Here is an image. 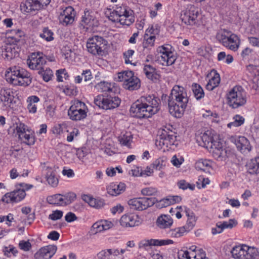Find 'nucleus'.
<instances>
[{
    "label": "nucleus",
    "mask_w": 259,
    "mask_h": 259,
    "mask_svg": "<svg viewBox=\"0 0 259 259\" xmlns=\"http://www.w3.org/2000/svg\"><path fill=\"white\" fill-rule=\"evenodd\" d=\"M133 135L131 132H122L118 137V141L121 146L130 148L133 142Z\"/></svg>",
    "instance_id": "nucleus-39"
},
{
    "label": "nucleus",
    "mask_w": 259,
    "mask_h": 259,
    "mask_svg": "<svg viewBox=\"0 0 259 259\" xmlns=\"http://www.w3.org/2000/svg\"><path fill=\"white\" fill-rule=\"evenodd\" d=\"M162 4L160 3H156L153 7L149 8V13L150 17L152 19L155 18L157 16L158 11L162 9Z\"/></svg>",
    "instance_id": "nucleus-56"
},
{
    "label": "nucleus",
    "mask_w": 259,
    "mask_h": 259,
    "mask_svg": "<svg viewBox=\"0 0 259 259\" xmlns=\"http://www.w3.org/2000/svg\"><path fill=\"white\" fill-rule=\"evenodd\" d=\"M212 161L207 159H200L196 162L195 167L196 169L209 172L211 169Z\"/></svg>",
    "instance_id": "nucleus-40"
},
{
    "label": "nucleus",
    "mask_w": 259,
    "mask_h": 259,
    "mask_svg": "<svg viewBox=\"0 0 259 259\" xmlns=\"http://www.w3.org/2000/svg\"><path fill=\"white\" fill-rule=\"evenodd\" d=\"M94 103L100 108L108 110L117 107L120 105V100L117 97L98 95L95 98Z\"/></svg>",
    "instance_id": "nucleus-14"
},
{
    "label": "nucleus",
    "mask_w": 259,
    "mask_h": 259,
    "mask_svg": "<svg viewBox=\"0 0 259 259\" xmlns=\"http://www.w3.org/2000/svg\"><path fill=\"white\" fill-rule=\"evenodd\" d=\"M26 193L23 189L17 188L13 191L6 193L2 198V201L7 203H17L23 200Z\"/></svg>",
    "instance_id": "nucleus-22"
},
{
    "label": "nucleus",
    "mask_w": 259,
    "mask_h": 259,
    "mask_svg": "<svg viewBox=\"0 0 259 259\" xmlns=\"http://www.w3.org/2000/svg\"><path fill=\"white\" fill-rule=\"evenodd\" d=\"M179 259H207L205 252L194 245L186 247L178 252Z\"/></svg>",
    "instance_id": "nucleus-11"
},
{
    "label": "nucleus",
    "mask_w": 259,
    "mask_h": 259,
    "mask_svg": "<svg viewBox=\"0 0 259 259\" xmlns=\"http://www.w3.org/2000/svg\"><path fill=\"white\" fill-rule=\"evenodd\" d=\"M216 37L223 46L231 51H237L240 47V37L230 31L221 30L217 33Z\"/></svg>",
    "instance_id": "nucleus-7"
},
{
    "label": "nucleus",
    "mask_w": 259,
    "mask_h": 259,
    "mask_svg": "<svg viewBox=\"0 0 259 259\" xmlns=\"http://www.w3.org/2000/svg\"><path fill=\"white\" fill-rule=\"evenodd\" d=\"M192 90L194 97L197 100H200L204 96V92L202 88L198 84L193 83Z\"/></svg>",
    "instance_id": "nucleus-50"
},
{
    "label": "nucleus",
    "mask_w": 259,
    "mask_h": 259,
    "mask_svg": "<svg viewBox=\"0 0 259 259\" xmlns=\"http://www.w3.org/2000/svg\"><path fill=\"white\" fill-rule=\"evenodd\" d=\"M40 74L42 76L43 79L46 82L50 80L53 76V72L50 68H46L45 70L41 71Z\"/></svg>",
    "instance_id": "nucleus-63"
},
{
    "label": "nucleus",
    "mask_w": 259,
    "mask_h": 259,
    "mask_svg": "<svg viewBox=\"0 0 259 259\" xmlns=\"http://www.w3.org/2000/svg\"><path fill=\"white\" fill-rule=\"evenodd\" d=\"M119 223L123 227L128 228L139 226L141 222L138 215L130 213L123 215L120 219Z\"/></svg>",
    "instance_id": "nucleus-23"
},
{
    "label": "nucleus",
    "mask_w": 259,
    "mask_h": 259,
    "mask_svg": "<svg viewBox=\"0 0 259 259\" xmlns=\"http://www.w3.org/2000/svg\"><path fill=\"white\" fill-rule=\"evenodd\" d=\"M54 35L51 30L45 27L42 29V32L40 33L39 36L47 41H51L54 39Z\"/></svg>",
    "instance_id": "nucleus-52"
},
{
    "label": "nucleus",
    "mask_w": 259,
    "mask_h": 259,
    "mask_svg": "<svg viewBox=\"0 0 259 259\" xmlns=\"http://www.w3.org/2000/svg\"><path fill=\"white\" fill-rule=\"evenodd\" d=\"M176 140V136L174 134H170L163 131L159 139L156 140L155 145L159 149L165 151L171 148V146L175 144Z\"/></svg>",
    "instance_id": "nucleus-15"
},
{
    "label": "nucleus",
    "mask_w": 259,
    "mask_h": 259,
    "mask_svg": "<svg viewBox=\"0 0 259 259\" xmlns=\"http://www.w3.org/2000/svg\"><path fill=\"white\" fill-rule=\"evenodd\" d=\"M155 38L144 34L143 46L144 48H149L154 46Z\"/></svg>",
    "instance_id": "nucleus-55"
},
{
    "label": "nucleus",
    "mask_w": 259,
    "mask_h": 259,
    "mask_svg": "<svg viewBox=\"0 0 259 259\" xmlns=\"http://www.w3.org/2000/svg\"><path fill=\"white\" fill-rule=\"evenodd\" d=\"M159 32L160 27L157 24H154L149 26L145 30V34L156 38V36L159 35Z\"/></svg>",
    "instance_id": "nucleus-53"
},
{
    "label": "nucleus",
    "mask_w": 259,
    "mask_h": 259,
    "mask_svg": "<svg viewBox=\"0 0 259 259\" xmlns=\"http://www.w3.org/2000/svg\"><path fill=\"white\" fill-rule=\"evenodd\" d=\"M15 131L16 135L22 143L27 145H33L35 142L34 132L24 123L17 124Z\"/></svg>",
    "instance_id": "nucleus-9"
},
{
    "label": "nucleus",
    "mask_w": 259,
    "mask_h": 259,
    "mask_svg": "<svg viewBox=\"0 0 259 259\" xmlns=\"http://www.w3.org/2000/svg\"><path fill=\"white\" fill-rule=\"evenodd\" d=\"M181 201V197L179 196H168L160 200L157 203L159 207H166L169 205L178 203Z\"/></svg>",
    "instance_id": "nucleus-37"
},
{
    "label": "nucleus",
    "mask_w": 259,
    "mask_h": 259,
    "mask_svg": "<svg viewBox=\"0 0 259 259\" xmlns=\"http://www.w3.org/2000/svg\"><path fill=\"white\" fill-rule=\"evenodd\" d=\"M158 51L161 54L159 61L163 66H170L175 63L177 57L170 45L161 46L159 47Z\"/></svg>",
    "instance_id": "nucleus-13"
},
{
    "label": "nucleus",
    "mask_w": 259,
    "mask_h": 259,
    "mask_svg": "<svg viewBox=\"0 0 259 259\" xmlns=\"http://www.w3.org/2000/svg\"><path fill=\"white\" fill-rule=\"evenodd\" d=\"M14 99V92L12 89L3 87L0 89V105L3 109L10 107Z\"/></svg>",
    "instance_id": "nucleus-19"
},
{
    "label": "nucleus",
    "mask_w": 259,
    "mask_h": 259,
    "mask_svg": "<svg viewBox=\"0 0 259 259\" xmlns=\"http://www.w3.org/2000/svg\"><path fill=\"white\" fill-rule=\"evenodd\" d=\"M114 226L113 221L101 220L95 223L92 226L94 233H100L112 228Z\"/></svg>",
    "instance_id": "nucleus-27"
},
{
    "label": "nucleus",
    "mask_w": 259,
    "mask_h": 259,
    "mask_svg": "<svg viewBox=\"0 0 259 259\" xmlns=\"http://www.w3.org/2000/svg\"><path fill=\"white\" fill-rule=\"evenodd\" d=\"M126 186L123 183H111L107 188V192L112 196H117L125 190Z\"/></svg>",
    "instance_id": "nucleus-35"
},
{
    "label": "nucleus",
    "mask_w": 259,
    "mask_h": 259,
    "mask_svg": "<svg viewBox=\"0 0 259 259\" xmlns=\"http://www.w3.org/2000/svg\"><path fill=\"white\" fill-rule=\"evenodd\" d=\"M88 111V108L84 102L75 100L71 102L68 115L72 120L78 121L85 118Z\"/></svg>",
    "instance_id": "nucleus-8"
},
{
    "label": "nucleus",
    "mask_w": 259,
    "mask_h": 259,
    "mask_svg": "<svg viewBox=\"0 0 259 259\" xmlns=\"http://www.w3.org/2000/svg\"><path fill=\"white\" fill-rule=\"evenodd\" d=\"M208 82L206 85V89L208 91H212L218 87L220 82L219 74L214 70H212L207 75Z\"/></svg>",
    "instance_id": "nucleus-28"
},
{
    "label": "nucleus",
    "mask_w": 259,
    "mask_h": 259,
    "mask_svg": "<svg viewBox=\"0 0 259 259\" xmlns=\"http://www.w3.org/2000/svg\"><path fill=\"white\" fill-rule=\"evenodd\" d=\"M184 158L180 155H174L172 157L171 160H170V162L172 163V164L177 167H180V166L184 162Z\"/></svg>",
    "instance_id": "nucleus-62"
},
{
    "label": "nucleus",
    "mask_w": 259,
    "mask_h": 259,
    "mask_svg": "<svg viewBox=\"0 0 259 259\" xmlns=\"http://www.w3.org/2000/svg\"><path fill=\"white\" fill-rule=\"evenodd\" d=\"M114 84L107 81H103L95 85V88L100 92L110 93L113 92Z\"/></svg>",
    "instance_id": "nucleus-45"
},
{
    "label": "nucleus",
    "mask_w": 259,
    "mask_h": 259,
    "mask_svg": "<svg viewBox=\"0 0 259 259\" xmlns=\"http://www.w3.org/2000/svg\"><path fill=\"white\" fill-rule=\"evenodd\" d=\"M172 240L169 239H144L141 240L139 246L140 248H146L152 246H164L174 244Z\"/></svg>",
    "instance_id": "nucleus-24"
},
{
    "label": "nucleus",
    "mask_w": 259,
    "mask_h": 259,
    "mask_svg": "<svg viewBox=\"0 0 259 259\" xmlns=\"http://www.w3.org/2000/svg\"><path fill=\"white\" fill-rule=\"evenodd\" d=\"M180 18L182 21L188 26L199 27L203 25L201 10L192 4L187 5L181 11Z\"/></svg>",
    "instance_id": "nucleus-4"
},
{
    "label": "nucleus",
    "mask_w": 259,
    "mask_h": 259,
    "mask_svg": "<svg viewBox=\"0 0 259 259\" xmlns=\"http://www.w3.org/2000/svg\"><path fill=\"white\" fill-rule=\"evenodd\" d=\"M212 156L218 160H223L228 156L227 150L224 148L223 143L219 139L208 149Z\"/></svg>",
    "instance_id": "nucleus-21"
},
{
    "label": "nucleus",
    "mask_w": 259,
    "mask_h": 259,
    "mask_svg": "<svg viewBox=\"0 0 259 259\" xmlns=\"http://www.w3.org/2000/svg\"><path fill=\"white\" fill-rule=\"evenodd\" d=\"M57 80L59 82H63L64 79H68L69 76L65 69H60L56 71Z\"/></svg>",
    "instance_id": "nucleus-57"
},
{
    "label": "nucleus",
    "mask_w": 259,
    "mask_h": 259,
    "mask_svg": "<svg viewBox=\"0 0 259 259\" xmlns=\"http://www.w3.org/2000/svg\"><path fill=\"white\" fill-rule=\"evenodd\" d=\"M231 140L242 153L249 152L251 149L249 141L244 136L232 137Z\"/></svg>",
    "instance_id": "nucleus-26"
},
{
    "label": "nucleus",
    "mask_w": 259,
    "mask_h": 259,
    "mask_svg": "<svg viewBox=\"0 0 259 259\" xmlns=\"http://www.w3.org/2000/svg\"><path fill=\"white\" fill-rule=\"evenodd\" d=\"M57 247L49 245L40 248L35 254V259H50L56 253Z\"/></svg>",
    "instance_id": "nucleus-25"
},
{
    "label": "nucleus",
    "mask_w": 259,
    "mask_h": 259,
    "mask_svg": "<svg viewBox=\"0 0 259 259\" xmlns=\"http://www.w3.org/2000/svg\"><path fill=\"white\" fill-rule=\"evenodd\" d=\"M21 10L29 13L32 11H38L43 8L38 0H27L21 5Z\"/></svg>",
    "instance_id": "nucleus-32"
},
{
    "label": "nucleus",
    "mask_w": 259,
    "mask_h": 259,
    "mask_svg": "<svg viewBox=\"0 0 259 259\" xmlns=\"http://www.w3.org/2000/svg\"><path fill=\"white\" fill-rule=\"evenodd\" d=\"M202 116L204 118L209 119L212 122H218L219 121L218 115L216 113H213L210 110L205 111L202 114Z\"/></svg>",
    "instance_id": "nucleus-61"
},
{
    "label": "nucleus",
    "mask_w": 259,
    "mask_h": 259,
    "mask_svg": "<svg viewBox=\"0 0 259 259\" xmlns=\"http://www.w3.org/2000/svg\"><path fill=\"white\" fill-rule=\"evenodd\" d=\"M188 232L187 229L182 226L170 229L168 232V234L170 237L178 238L182 237Z\"/></svg>",
    "instance_id": "nucleus-47"
},
{
    "label": "nucleus",
    "mask_w": 259,
    "mask_h": 259,
    "mask_svg": "<svg viewBox=\"0 0 259 259\" xmlns=\"http://www.w3.org/2000/svg\"><path fill=\"white\" fill-rule=\"evenodd\" d=\"M48 183L52 187H56L59 183V179L55 172H48L46 176Z\"/></svg>",
    "instance_id": "nucleus-51"
},
{
    "label": "nucleus",
    "mask_w": 259,
    "mask_h": 259,
    "mask_svg": "<svg viewBox=\"0 0 259 259\" xmlns=\"http://www.w3.org/2000/svg\"><path fill=\"white\" fill-rule=\"evenodd\" d=\"M233 120L227 124V126L230 128L242 125L244 123L245 118L240 115L236 114L233 117Z\"/></svg>",
    "instance_id": "nucleus-49"
},
{
    "label": "nucleus",
    "mask_w": 259,
    "mask_h": 259,
    "mask_svg": "<svg viewBox=\"0 0 259 259\" xmlns=\"http://www.w3.org/2000/svg\"><path fill=\"white\" fill-rule=\"evenodd\" d=\"M64 93L68 96L76 95L78 93L77 88L74 84H70L65 86L63 90Z\"/></svg>",
    "instance_id": "nucleus-59"
},
{
    "label": "nucleus",
    "mask_w": 259,
    "mask_h": 259,
    "mask_svg": "<svg viewBox=\"0 0 259 259\" xmlns=\"http://www.w3.org/2000/svg\"><path fill=\"white\" fill-rule=\"evenodd\" d=\"M76 198V195L72 192L65 194H56L47 197V201L50 204L57 206H64L72 203Z\"/></svg>",
    "instance_id": "nucleus-12"
},
{
    "label": "nucleus",
    "mask_w": 259,
    "mask_h": 259,
    "mask_svg": "<svg viewBox=\"0 0 259 259\" xmlns=\"http://www.w3.org/2000/svg\"><path fill=\"white\" fill-rule=\"evenodd\" d=\"M40 101L39 98L36 96H31L27 98L26 102L27 103V108L30 113H35L37 111V105Z\"/></svg>",
    "instance_id": "nucleus-41"
},
{
    "label": "nucleus",
    "mask_w": 259,
    "mask_h": 259,
    "mask_svg": "<svg viewBox=\"0 0 259 259\" xmlns=\"http://www.w3.org/2000/svg\"><path fill=\"white\" fill-rule=\"evenodd\" d=\"M81 198L84 202L92 207L98 208L100 206L97 200L90 195L84 194L82 195Z\"/></svg>",
    "instance_id": "nucleus-54"
},
{
    "label": "nucleus",
    "mask_w": 259,
    "mask_h": 259,
    "mask_svg": "<svg viewBox=\"0 0 259 259\" xmlns=\"http://www.w3.org/2000/svg\"><path fill=\"white\" fill-rule=\"evenodd\" d=\"M11 32L13 35L6 37L3 51L8 59H12L18 55V45L24 36V32L19 29L13 30Z\"/></svg>",
    "instance_id": "nucleus-5"
},
{
    "label": "nucleus",
    "mask_w": 259,
    "mask_h": 259,
    "mask_svg": "<svg viewBox=\"0 0 259 259\" xmlns=\"http://www.w3.org/2000/svg\"><path fill=\"white\" fill-rule=\"evenodd\" d=\"M6 80L14 85L27 86L31 82L30 73L26 69L14 66L8 68L5 72Z\"/></svg>",
    "instance_id": "nucleus-3"
},
{
    "label": "nucleus",
    "mask_w": 259,
    "mask_h": 259,
    "mask_svg": "<svg viewBox=\"0 0 259 259\" xmlns=\"http://www.w3.org/2000/svg\"><path fill=\"white\" fill-rule=\"evenodd\" d=\"M226 99L229 107L233 109H237L246 104V93L241 86L236 85L228 91Z\"/></svg>",
    "instance_id": "nucleus-6"
},
{
    "label": "nucleus",
    "mask_w": 259,
    "mask_h": 259,
    "mask_svg": "<svg viewBox=\"0 0 259 259\" xmlns=\"http://www.w3.org/2000/svg\"><path fill=\"white\" fill-rule=\"evenodd\" d=\"M178 187L182 190H187L188 189L193 190L195 186V185L187 182L185 180H181L177 182Z\"/></svg>",
    "instance_id": "nucleus-58"
},
{
    "label": "nucleus",
    "mask_w": 259,
    "mask_h": 259,
    "mask_svg": "<svg viewBox=\"0 0 259 259\" xmlns=\"http://www.w3.org/2000/svg\"><path fill=\"white\" fill-rule=\"evenodd\" d=\"M75 16V12L72 7H62L59 15V20L62 25L67 26L73 23Z\"/></svg>",
    "instance_id": "nucleus-20"
},
{
    "label": "nucleus",
    "mask_w": 259,
    "mask_h": 259,
    "mask_svg": "<svg viewBox=\"0 0 259 259\" xmlns=\"http://www.w3.org/2000/svg\"><path fill=\"white\" fill-rule=\"evenodd\" d=\"M134 74L132 71H124L116 74L114 79L116 81H123L127 83L132 77Z\"/></svg>",
    "instance_id": "nucleus-44"
},
{
    "label": "nucleus",
    "mask_w": 259,
    "mask_h": 259,
    "mask_svg": "<svg viewBox=\"0 0 259 259\" xmlns=\"http://www.w3.org/2000/svg\"><path fill=\"white\" fill-rule=\"evenodd\" d=\"M258 257L259 252L256 248L245 244L244 259H258Z\"/></svg>",
    "instance_id": "nucleus-42"
},
{
    "label": "nucleus",
    "mask_w": 259,
    "mask_h": 259,
    "mask_svg": "<svg viewBox=\"0 0 259 259\" xmlns=\"http://www.w3.org/2000/svg\"><path fill=\"white\" fill-rule=\"evenodd\" d=\"M166 159L161 157L156 159L151 164L152 167L156 170H161L166 166Z\"/></svg>",
    "instance_id": "nucleus-48"
},
{
    "label": "nucleus",
    "mask_w": 259,
    "mask_h": 259,
    "mask_svg": "<svg viewBox=\"0 0 259 259\" xmlns=\"http://www.w3.org/2000/svg\"><path fill=\"white\" fill-rule=\"evenodd\" d=\"M183 211H185V215L187 217L186 225L184 226L189 232L192 230L195 226L197 218L194 213L188 208H183Z\"/></svg>",
    "instance_id": "nucleus-33"
},
{
    "label": "nucleus",
    "mask_w": 259,
    "mask_h": 259,
    "mask_svg": "<svg viewBox=\"0 0 259 259\" xmlns=\"http://www.w3.org/2000/svg\"><path fill=\"white\" fill-rule=\"evenodd\" d=\"M108 18L111 21L115 23H119L122 25L130 26L133 24L135 21L134 15L130 16V17L127 16H117L112 15H108Z\"/></svg>",
    "instance_id": "nucleus-30"
},
{
    "label": "nucleus",
    "mask_w": 259,
    "mask_h": 259,
    "mask_svg": "<svg viewBox=\"0 0 259 259\" xmlns=\"http://www.w3.org/2000/svg\"><path fill=\"white\" fill-rule=\"evenodd\" d=\"M202 143L200 145L208 149L211 146H212L213 144L219 140L217 135H213L209 131L203 133L201 137Z\"/></svg>",
    "instance_id": "nucleus-31"
},
{
    "label": "nucleus",
    "mask_w": 259,
    "mask_h": 259,
    "mask_svg": "<svg viewBox=\"0 0 259 259\" xmlns=\"http://www.w3.org/2000/svg\"><path fill=\"white\" fill-rule=\"evenodd\" d=\"M155 202L153 198H135L128 200V204L132 209L143 210L152 206Z\"/></svg>",
    "instance_id": "nucleus-17"
},
{
    "label": "nucleus",
    "mask_w": 259,
    "mask_h": 259,
    "mask_svg": "<svg viewBox=\"0 0 259 259\" xmlns=\"http://www.w3.org/2000/svg\"><path fill=\"white\" fill-rule=\"evenodd\" d=\"M105 14L108 17V15H112V16H127L130 17L131 15H134V12L130 8L125 6H122L117 7L115 10H112L111 9H108L105 12Z\"/></svg>",
    "instance_id": "nucleus-29"
},
{
    "label": "nucleus",
    "mask_w": 259,
    "mask_h": 259,
    "mask_svg": "<svg viewBox=\"0 0 259 259\" xmlns=\"http://www.w3.org/2000/svg\"><path fill=\"white\" fill-rule=\"evenodd\" d=\"M245 244H240L234 246L231 250L232 257L234 259H244Z\"/></svg>",
    "instance_id": "nucleus-43"
},
{
    "label": "nucleus",
    "mask_w": 259,
    "mask_h": 259,
    "mask_svg": "<svg viewBox=\"0 0 259 259\" xmlns=\"http://www.w3.org/2000/svg\"><path fill=\"white\" fill-rule=\"evenodd\" d=\"M247 68L253 77H259V66L250 64L247 66Z\"/></svg>",
    "instance_id": "nucleus-64"
},
{
    "label": "nucleus",
    "mask_w": 259,
    "mask_h": 259,
    "mask_svg": "<svg viewBox=\"0 0 259 259\" xmlns=\"http://www.w3.org/2000/svg\"><path fill=\"white\" fill-rule=\"evenodd\" d=\"M160 109V101L154 96H143L132 105L131 114L139 118H149Z\"/></svg>",
    "instance_id": "nucleus-1"
},
{
    "label": "nucleus",
    "mask_w": 259,
    "mask_h": 259,
    "mask_svg": "<svg viewBox=\"0 0 259 259\" xmlns=\"http://www.w3.org/2000/svg\"><path fill=\"white\" fill-rule=\"evenodd\" d=\"M247 172L250 175H259V156L251 159L246 165Z\"/></svg>",
    "instance_id": "nucleus-38"
},
{
    "label": "nucleus",
    "mask_w": 259,
    "mask_h": 259,
    "mask_svg": "<svg viewBox=\"0 0 259 259\" xmlns=\"http://www.w3.org/2000/svg\"><path fill=\"white\" fill-rule=\"evenodd\" d=\"M144 72L146 77L153 82H157L160 78V75L156 69L149 65H145L143 68Z\"/></svg>",
    "instance_id": "nucleus-36"
},
{
    "label": "nucleus",
    "mask_w": 259,
    "mask_h": 259,
    "mask_svg": "<svg viewBox=\"0 0 259 259\" xmlns=\"http://www.w3.org/2000/svg\"><path fill=\"white\" fill-rule=\"evenodd\" d=\"M99 25V21L96 17V14L88 10H85L84 14L81 17L80 26L85 29V31L92 30L94 27Z\"/></svg>",
    "instance_id": "nucleus-16"
},
{
    "label": "nucleus",
    "mask_w": 259,
    "mask_h": 259,
    "mask_svg": "<svg viewBox=\"0 0 259 259\" xmlns=\"http://www.w3.org/2000/svg\"><path fill=\"white\" fill-rule=\"evenodd\" d=\"M46 63L45 57L40 52L32 53L27 60L29 68L32 70L42 69Z\"/></svg>",
    "instance_id": "nucleus-18"
},
{
    "label": "nucleus",
    "mask_w": 259,
    "mask_h": 259,
    "mask_svg": "<svg viewBox=\"0 0 259 259\" xmlns=\"http://www.w3.org/2000/svg\"><path fill=\"white\" fill-rule=\"evenodd\" d=\"M223 230L228 229H232L237 225V221L234 219H230L228 221L219 222Z\"/></svg>",
    "instance_id": "nucleus-60"
},
{
    "label": "nucleus",
    "mask_w": 259,
    "mask_h": 259,
    "mask_svg": "<svg viewBox=\"0 0 259 259\" xmlns=\"http://www.w3.org/2000/svg\"><path fill=\"white\" fill-rule=\"evenodd\" d=\"M140 85V79L135 75L127 83H123L124 88L131 91L138 89Z\"/></svg>",
    "instance_id": "nucleus-46"
},
{
    "label": "nucleus",
    "mask_w": 259,
    "mask_h": 259,
    "mask_svg": "<svg viewBox=\"0 0 259 259\" xmlns=\"http://www.w3.org/2000/svg\"><path fill=\"white\" fill-rule=\"evenodd\" d=\"M156 223L159 228L165 229L169 228L172 226L173 220L168 215L162 214L158 217Z\"/></svg>",
    "instance_id": "nucleus-34"
},
{
    "label": "nucleus",
    "mask_w": 259,
    "mask_h": 259,
    "mask_svg": "<svg viewBox=\"0 0 259 259\" xmlns=\"http://www.w3.org/2000/svg\"><path fill=\"white\" fill-rule=\"evenodd\" d=\"M188 100L184 88L178 85H175L168 100L169 113L177 118L181 117L184 113Z\"/></svg>",
    "instance_id": "nucleus-2"
},
{
    "label": "nucleus",
    "mask_w": 259,
    "mask_h": 259,
    "mask_svg": "<svg viewBox=\"0 0 259 259\" xmlns=\"http://www.w3.org/2000/svg\"><path fill=\"white\" fill-rule=\"evenodd\" d=\"M107 41L101 36L95 35L90 37L87 42L88 51L94 55H101L106 49Z\"/></svg>",
    "instance_id": "nucleus-10"
}]
</instances>
